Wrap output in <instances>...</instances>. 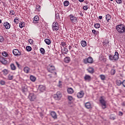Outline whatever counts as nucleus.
Masks as SVG:
<instances>
[{
	"mask_svg": "<svg viewBox=\"0 0 125 125\" xmlns=\"http://www.w3.org/2000/svg\"><path fill=\"white\" fill-rule=\"evenodd\" d=\"M116 28L119 34H124V33H125V26L123 24L117 25Z\"/></svg>",
	"mask_w": 125,
	"mask_h": 125,
	"instance_id": "1",
	"label": "nucleus"
},
{
	"mask_svg": "<svg viewBox=\"0 0 125 125\" xmlns=\"http://www.w3.org/2000/svg\"><path fill=\"white\" fill-rule=\"evenodd\" d=\"M100 102L101 104L102 107L103 109H106L107 108V105L106 104V103H107V101H105L104 99L102 97H101V99H100Z\"/></svg>",
	"mask_w": 125,
	"mask_h": 125,
	"instance_id": "2",
	"label": "nucleus"
},
{
	"mask_svg": "<svg viewBox=\"0 0 125 125\" xmlns=\"http://www.w3.org/2000/svg\"><path fill=\"white\" fill-rule=\"evenodd\" d=\"M69 17L70 18L71 23H73V24H76V23L78 22V18L75 17L72 14H70V15H69Z\"/></svg>",
	"mask_w": 125,
	"mask_h": 125,
	"instance_id": "3",
	"label": "nucleus"
},
{
	"mask_svg": "<svg viewBox=\"0 0 125 125\" xmlns=\"http://www.w3.org/2000/svg\"><path fill=\"white\" fill-rule=\"evenodd\" d=\"M83 62L84 64H87L88 63L91 64L93 63V59H92L91 57H89L87 59H84Z\"/></svg>",
	"mask_w": 125,
	"mask_h": 125,
	"instance_id": "4",
	"label": "nucleus"
},
{
	"mask_svg": "<svg viewBox=\"0 0 125 125\" xmlns=\"http://www.w3.org/2000/svg\"><path fill=\"white\" fill-rule=\"evenodd\" d=\"M52 29L53 31H57L59 30V25L57 22H54L52 25Z\"/></svg>",
	"mask_w": 125,
	"mask_h": 125,
	"instance_id": "5",
	"label": "nucleus"
},
{
	"mask_svg": "<svg viewBox=\"0 0 125 125\" xmlns=\"http://www.w3.org/2000/svg\"><path fill=\"white\" fill-rule=\"evenodd\" d=\"M62 97V94L60 92H57L56 94L54 95V98L56 100H60Z\"/></svg>",
	"mask_w": 125,
	"mask_h": 125,
	"instance_id": "6",
	"label": "nucleus"
},
{
	"mask_svg": "<svg viewBox=\"0 0 125 125\" xmlns=\"http://www.w3.org/2000/svg\"><path fill=\"white\" fill-rule=\"evenodd\" d=\"M13 53L15 55V56H20L21 55V52L19 51V49H14L13 50Z\"/></svg>",
	"mask_w": 125,
	"mask_h": 125,
	"instance_id": "7",
	"label": "nucleus"
},
{
	"mask_svg": "<svg viewBox=\"0 0 125 125\" xmlns=\"http://www.w3.org/2000/svg\"><path fill=\"white\" fill-rule=\"evenodd\" d=\"M28 98L30 101H34L37 98V97L34 93H30L28 96Z\"/></svg>",
	"mask_w": 125,
	"mask_h": 125,
	"instance_id": "8",
	"label": "nucleus"
},
{
	"mask_svg": "<svg viewBox=\"0 0 125 125\" xmlns=\"http://www.w3.org/2000/svg\"><path fill=\"white\" fill-rule=\"evenodd\" d=\"M47 70L50 72V73H52L53 71H55V67H54V66L49 65L47 67Z\"/></svg>",
	"mask_w": 125,
	"mask_h": 125,
	"instance_id": "9",
	"label": "nucleus"
},
{
	"mask_svg": "<svg viewBox=\"0 0 125 125\" xmlns=\"http://www.w3.org/2000/svg\"><path fill=\"white\" fill-rule=\"evenodd\" d=\"M0 62L4 65L7 64V61L5 60V59L2 57H0Z\"/></svg>",
	"mask_w": 125,
	"mask_h": 125,
	"instance_id": "10",
	"label": "nucleus"
},
{
	"mask_svg": "<svg viewBox=\"0 0 125 125\" xmlns=\"http://www.w3.org/2000/svg\"><path fill=\"white\" fill-rule=\"evenodd\" d=\"M39 89L41 92H43V91H45V86L43 85H40L39 86Z\"/></svg>",
	"mask_w": 125,
	"mask_h": 125,
	"instance_id": "11",
	"label": "nucleus"
},
{
	"mask_svg": "<svg viewBox=\"0 0 125 125\" xmlns=\"http://www.w3.org/2000/svg\"><path fill=\"white\" fill-rule=\"evenodd\" d=\"M83 95H84V93H83V91H81L77 94V97L78 98H82V97H83Z\"/></svg>",
	"mask_w": 125,
	"mask_h": 125,
	"instance_id": "12",
	"label": "nucleus"
},
{
	"mask_svg": "<svg viewBox=\"0 0 125 125\" xmlns=\"http://www.w3.org/2000/svg\"><path fill=\"white\" fill-rule=\"evenodd\" d=\"M50 115L51 117L53 118V119H54L55 120H56V119H57V115L56 114V113L55 112H51Z\"/></svg>",
	"mask_w": 125,
	"mask_h": 125,
	"instance_id": "13",
	"label": "nucleus"
},
{
	"mask_svg": "<svg viewBox=\"0 0 125 125\" xmlns=\"http://www.w3.org/2000/svg\"><path fill=\"white\" fill-rule=\"evenodd\" d=\"M84 80L87 81V82H90L91 81V77L88 75H85L84 77Z\"/></svg>",
	"mask_w": 125,
	"mask_h": 125,
	"instance_id": "14",
	"label": "nucleus"
},
{
	"mask_svg": "<svg viewBox=\"0 0 125 125\" xmlns=\"http://www.w3.org/2000/svg\"><path fill=\"white\" fill-rule=\"evenodd\" d=\"M114 61H117L119 59V53L118 52H115V55L113 56Z\"/></svg>",
	"mask_w": 125,
	"mask_h": 125,
	"instance_id": "15",
	"label": "nucleus"
},
{
	"mask_svg": "<svg viewBox=\"0 0 125 125\" xmlns=\"http://www.w3.org/2000/svg\"><path fill=\"white\" fill-rule=\"evenodd\" d=\"M3 25L4 27H5L6 29H7V30L10 29V23L8 22H4Z\"/></svg>",
	"mask_w": 125,
	"mask_h": 125,
	"instance_id": "16",
	"label": "nucleus"
},
{
	"mask_svg": "<svg viewBox=\"0 0 125 125\" xmlns=\"http://www.w3.org/2000/svg\"><path fill=\"white\" fill-rule=\"evenodd\" d=\"M39 20H40V18H39V16H35L34 18L33 23H34V24L38 23V21H39Z\"/></svg>",
	"mask_w": 125,
	"mask_h": 125,
	"instance_id": "17",
	"label": "nucleus"
},
{
	"mask_svg": "<svg viewBox=\"0 0 125 125\" xmlns=\"http://www.w3.org/2000/svg\"><path fill=\"white\" fill-rule=\"evenodd\" d=\"M68 49L66 48L65 47L63 48V49L62 48V54H67L68 53Z\"/></svg>",
	"mask_w": 125,
	"mask_h": 125,
	"instance_id": "18",
	"label": "nucleus"
},
{
	"mask_svg": "<svg viewBox=\"0 0 125 125\" xmlns=\"http://www.w3.org/2000/svg\"><path fill=\"white\" fill-rule=\"evenodd\" d=\"M87 71L90 74H93L94 73V69L93 67H89Z\"/></svg>",
	"mask_w": 125,
	"mask_h": 125,
	"instance_id": "19",
	"label": "nucleus"
},
{
	"mask_svg": "<svg viewBox=\"0 0 125 125\" xmlns=\"http://www.w3.org/2000/svg\"><path fill=\"white\" fill-rule=\"evenodd\" d=\"M85 107L87 109H90L91 108V104H90V103L87 102L85 104Z\"/></svg>",
	"mask_w": 125,
	"mask_h": 125,
	"instance_id": "20",
	"label": "nucleus"
},
{
	"mask_svg": "<svg viewBox=\"0 0 125 125\" xmlns=\"http://www.w3.org/2000/svg\"><path fill=\"white\" fill-rule=\"evenodd\" d=\"M70 61L71 59H70V57H66L64 59L65 63H69V62H70Z\"/></svg>",
	"mask_w": 125,
	"mask_h": 125,
	"instance_id": "21",
	"label": "nucleus"
},
{
	"mask_svg": "<svg viewBox=\"0 0 125 125\" xmlns=\"http://www.w3.org/2000/svg\"><path fill=\"white\" fill-rule=\"evenodd\" d=\"M23 71L24 72H25V73H26V74H28V73L30 72V68L27 66H26L24 68Z\"/></svg>",
	"mask_w": 125,
	"mask_h": 125,
	"instance_id": "22",
	"label": "nucleus"
},
{
	"mask_svg": "<svg viewBox=\"0 0 125 125\" xmlns=\"http://www.w3.org/2000/svg\"><path fill=\"white\" fill-rule=\"evenodd\" d=\"M2 72H3L4 76H6L8 74V73L9 71H8V70H7L6 69H4V70H3L2 71Z\"/></svg>",
	"mask_w": 125,
	"mask_h": 125,
	"instance_id": "23",
	"label": "nucleus"
},
{
	"mask_svg": "<svg viewBox=\"0 0 125 125\" xmlns=\"http://www.w3.org/2000/svg\"><path fill=\"white\" fill-rule=\"evenodd\" d=\"M67 92L69 94H72V93H74V90H73V88H68L67 89Z\"/></svg>",
	"mask_w": 125,
	"mask_h": 125,
	"instance_id": "24",
	"label": "nucleus"
},
{
	"mask_svg": "<svg viewBox=\"0 0 125 125\" xmlns=\"http://www.w3.org/2000/svg\"><path fill=\"white\" fill-rule=\"evenodd\" d=\"M10 67L11 70H12V71H15V70H16V66H15V65H14V63H11L10 64Z\"/></svg>",
	"mask_w": 125,
	"mask_h": 125,
	"instance_id": "25",
	"label": "nucleus"
},
{
	"mask_svg": "<svg viewBox=\"0 0 125 125\" xmlns=\"http://www.w3.org/2000/svg\"><path fill=\"white\" fill-rule=\"evenodd\" d=\"M44 42L46 44H48V45H49V44L51 43V41L48 39H45Z\"/></svg>",
	"mask_w": 125,
	"mask_h": 125,
	"instance_id": "26",
	"label": "nucleus"
},
{
	"mask_svg": "<svg viewBox=\"0 0 125 125\" xmlns=\"http://www.w3.org/2000/svg\"><path fill=\"white\" fill-rule=\"evenodd\" d=\"M105 18L107 22H110V20H111V16H110L109 14H107L106 15Z\"/></svg>",
	"mask_w": 125,
	"mask_h": 125,
	"instance_id": "27",
	"label": "nucleus"
},
{
	"mask_svg": "<svg viewBox=\"0 0 125 125\" xmlns=\"http://www.w3.org/2000/svg\"><path fill=\"white\" fill-rule=\"evenodd\" d=\"M30 79L32 82H36V80H37V78L35 77V76L31 75L30 77Z\"/></svg>",
	"mask_w": 125,
	"mask_h": 125,
	"instance_id": "28",
	"label": "nucleus"
},
{
	"mask_svg": "<svg viewBox=\"0 0 125 125\" xmlns=\"http://www.w3.org/2000/svg\"><path fill=\"white\" fill-rule=\"evenodd\" d=\"M100 77L102 81H105V80H106V76L103 74L100 75Z\"/></svg>",
	"mask_w": 125,
	"mask_h": 125,
	"instance_id": "29",
	"label": "nucleus"
},
{
	"mask_svg": "<svg viewBox=\"0 0 125 125\" xmlns=\"http://www.w3.org/2000/svg\"><path fill=\"white\" fill-rule=\"evenodd\" d=\"M13 78H14V76L11 74H9L8 76V79L9 80V81L13 80Z\"/></svg>",
	"mask_w": 125,
	"mask_h": 125,
	"instance_id": "30",
	"label": "nucleus"
},
{
	"mask_svg": "<svg viewBox=\"0 0 125 125\" xmlns=\"http://www.w3.org/2000/svg\"><path fill=\"white\" fill-rule=\"evenodd\" d=\"M81 44L83 47H85L86 46V42L85 41H82L81 42Z\"/></svg>",
	"mask_w": 125,
	"mask_h": 125,
	"instance_id": "31",
	"label": "nucleus"
},
{
	"mask_svg": "<svg viewBox=\"0 0 125 125\" xmlns=\"http://www.w3.org/2000/svg\"><path fill=\"white\" fill-rule=\"evenodd\" d=\"M94 27L96 29H99V28H100V24L98 23H95L94 25Z\"/></svg>",
	"mask_w": 125,
	"mask_h": 125,
	"instance_id": "32",
	"label": "nucleus"
},
{
	"mask_svg": "<svg viewBox=\"0 0 125 125\" xmlns=\"http://www.w3.org/2000/svg\"><path fill=\"white\" fill-rule=\"evenodd\" d=\"M122 83H123V82H122V81L120 80H118L116 81V84L117 85H121V84H122Z\"/></svg>",
	"mask_w": 125,
	"mask_h": 125,
	"instance_id": "33",
	"label": "nucleus"
},
{
	"mask_svg": "<svg viewBox=\"0 0 125 125\" xmlns=\"http://www.w3.org/2000/svg\"><path fill=\"white\" fill-rule=\"evenodd\" d=\"M22 91L23 93H25V92H27L28 91V89L27 88V87H24L22 89Z\"/></svg>",
	"mask_w": 125,
	"mask_h": 125,
	"instance_id": "34",
	"label": "nucleus"
},
{
	"mask_svg": "<svg viewBox=\"0 0 125 125\" xmlns=\"http://www.w3.org/2000/svg\"><path fill=\"white\" fill-rule=\"evenodd\" d=\"M55 18L58 20H60V16H59V14L57 13L55 14Z\"/></svg>",
	"mask_w": 125,
	"mask_h": 125,
	"instance_id": "35",
	"label": "nucleus"
},
{
	"mask_svg": "<svg viewBox=\"0 0 125 125\" xmlns=\"http://www.w3.org/2000/svg\"><path fill=\"white\" fill-rule=\"evenodd\" d=\"M69 2L68 0H65L63 2V4L64 6H68L69 5Z\"/></svg>",
	"mask_w": 125,
	"mask_h": 125,
	"instance_id": "36",
	"label": "nucleus"
},
{
	"mask_svg": "<svg viewBox=\"0 0 125 125\" xmlns=\"http://www.w3.org/2000/svg\"><path fill=\"white\" fill-rule=\"evenodd\" d=\"M18 21H19V18H15L14 20V23H15V24H18V23H19Z\"/></svg>",
	"mask_w": 125,
	"mask_h": 125,
	"instance_id": "37",
	"label": "nucleus"
},
{
	"mask_svg": "<svg viewBox=\"0 0 125 125\" xmlns=\"http://www.w3.org/2000/svg\"><path fill=\"white\" fill-rule=\"evenodd\" d=\"M108 43H109V42L104 41L103 43L104 47H106V46H107V44H108Z\"/></svg>",
	"mask_w": 125,
	"mask_h": 125,
	"instance_id": "38",
	"label": "nucleus"
},
{
	"mask_svg": "<svg viewBox=\"0 0 125 125\" xmlns=\"http://www.w3.org/2000/svg\"><path fill=\"white\" fill-rule=\"evenodd\" d=\"M2 54L3 56H4V57H7V56H8V54L5 51L3 52L2 53Z\"/></svg>",
	"mask_w": 125,
	"mask_h": 125,
	"instance_id": "39",
	"label": "nucleus"
},
{
	"mask_svg": "<svg viewBox=\"0 0 125 125\" xmlns=\"http://www.w3.org/2000/svg\"><path fill=\"white\" fill-rule=\"evenodd\" d=\"M40 51L42 53V54H44L45 51L44 50V49H43V48H40Z\"/></svg>",
	"mask_w": 125,
	"mask_h": 125,
	"instance_id": "40",
	"label": "nucleus"
},
{
	"mask_svg": "<svg viewBox=\"0 0 125 125\" xmlns=\"http://www.w3.org/2000/svg\"><path fill=\"white\" fill-rule=\"evenodd\" d=\"M26 50H27L28 51H31V50H32V47L30 46H27Z\"/></svg>",
	"mask_w": 125,
	"mask_h": 125,
	"instance_id": "41",
	"label": "nucleus"
},
{
	"mask_svg": "<svg viewBox=\"0 0 125 125\" xmlns=\"http://www.w3.org/2000/svg\"><path fill=\"white\" fill-rule=\"evenodd\" d=\"M116 73V70L115 69H111V75H114Z\"/></svg>",
	"mask_w": 125,
	"mask_h": 125,
	"instance_id": "42",
	"label": "nucleus"
},
{
	"mask_svg": "<svg viewBox=\"0 0 125 125\" xmlns=\"http://www.w3.org/2000/svg\"><path fill=\"white\" fill-rule=\"evenodd\" d=\"M0 84H1V85H4V84H5V81L3 80H1L0 81Z\"/></svg>",
	"mask_w": 125,
	"mask_h": 125,
	"instance_id": "43",
	"label": "nucleus"
},
{
	"mask_svg": "<svg viewBox=\"0 0 125 125\" xmlns=\"http://www.w3.org/2000/svg\"><path fill=\"white\" fill-rule=\"evenodd\" d=\"M4 40L3 36H0V42H3Z\"/></svg>",
	"mask_w": 125,
	"mask_h": 125,
	"instance_id": "44",
	"label": "nucleus"
},
{
	"mask_svg": "<svg viewBox=\"0 0 125 125\" xmlns=\"http://www.w3.org/2000/svg\"><path fill=\"white\" fill-rule=\"evenodd\" d=\"M109 60H111V61H113L114 60V56L113 55H110L109 56Z\"/></svg>",
	"mask_w": 125,
	"mask_h": 125,
	"instance_id": "45",
	"label": "nucleus"
},
{
	"mask_svg": "<svg viewBox=\"0 0 125 125\" xmlns=\"http://www.w3.org/2000/svg\"><path fill=\"white\" fill-rule=\"evenodd\" d=\"M68 99L69 101H72V100H73V97H72V96H68Z\"/></svg>",
	"mask_w": 125,
	"mask_h": 125,
	"instance_id": "46",
	"label": "nucleus"
},
{
	"mask_svg": "<svg viewBox=\"0 0 125 125\" xmlns=\"http://www.w3.org/2000/svg\"><path fill=\"white\" fill-rule=\"evenodd\" d=\"M116 2L118 4L122 3V2H123V0H116Z\"/></svg>",
	"mask_w": 125,
	"mask_h": 125,
	"instance_id": "47",
	"label": "nucleus"
},
{
	"mask_svg": "<svg viewBox=\"0 0 125 125\" xmlns=\"http://www.w3.org/2000/svg\"><path fill=\"white\" fill-rule=\"evenodd\" d=\"M28 42L30 44H33V43H34V41L32 39H29Z\"/></svg>",
	"mask_w": 125,
	"mask_h": 125,
	"instance_id": "48",
	"label": "nucleus"
},
{
	"mask_svg": "<svg viewBox=\"0 0 125 125\" xmlns=\"http://www.w3.org/2000/svg\"><path fill=\"white\" fill-rule=\"evenodd\" d=\"M36 9L38 11H40V9H41V6L40 5H38L36 6Z\"/></svg>",
	"mask_w": 125,
	"mask_h": 125,
	"instance_id": "49",
	"label": "nucleus"
},
{
	"mask_svg": "<svg viewBox=\"0 0 125 125\" xmlns=\"http://www.w3.org/2000/svg\"><path fill=\"white\" fill-rule=\"evenodd\" d=\"M15 13L14 12V11H13V10L10 11V15H14Z\"/></svg>",
	"mask_w": 125,
	"mask_h": 125,
	"instance_id": "50",
	"label": "nucleus"
},
{
	"mask_svg": "<svg viewBox=\"0 0 125 125\" xmlns=\"http://www.w3.org/2000/svg\"><path fill=\"white\" fill-rule=\"evenodd\" d=\"M61 45L64 47L65 46V45H66V42H61Z\"/></svg>",
	"mask_w": 125,
	"mask_h": 125,
	"instance_id": "51",
	"label": "nucleus"
},
{
	"mask_svg": "<svg viewBox=\"0 0 125 125\" xmlns=\"http://www.w3.org/2000/svg\"><path fill=\"white\" fill-rule=\"evenodd\" d=\"M83 9H84V10H87V9H88V8L87 7V5L84 6L83 7Z\"/></svg>",
	"mask_w": 125,
	"mask_h": 125,
	"instance_id": "52",
	"label": "nucleus"
},
{
	"mask_svg": "<svg viewBox=\"0 0 125 125\" xmlns=\"http://www.w3.org/2000/svg\"><path fill=\"white\" fill-rule=\"evenodd\" d=\"M93 34H94V35H97V31H96V30H93L92 31Z\"/></svg>",
	"mask_w": 125,
	"mask_h": 125,
	"instance_id": "53",
	"label": "nucleus"
},
{
	"mask_svg": "<svg viewBox=\"0 0 125 125\" xmlns=\"http://www.w3.org/2000/svg\"><path fill=\"white\" fill-rule=\"evenodd\" d=\"M19 26L20 28H23V27H24V25H23V23L22 22L20 23Z\"/></svg>",
	"mask_w": 125,
	"mask_h": 125,
	"instance_id": "54",
	"label": "nucleus"
},
{
	"mask_svg": "<svg viewBox=\"0 0 125 125\" xmlns=\"http://www.w3.org/2000/svg\"><path fill=\"white\" fill-rule=\"evenodd\" d=\"M61 81L59 82V85L58 86H59V87H61V86H62V84H61Z\"/></svg>",
	"mask_w": 125,
	"mask_h": 125,
	"instance_id": "55",
	"label": "nucleus"
},
{
	"mask_svg": "<svg viewBox=\"0 0 125 125\" xmlns=\"http://www.w3.org/2000/svg\"><path fill=\"white\" fill-rule=\"evenodd\" d=\"M122 84H123V86H124V87H125V80L123 81V82H122Z\"/></svg>",
	"mask_w": 125,
	"mask_h": 125,
	"instance_id": "56",
	"label": "nucleus"
},
{
	"mask_svg": "<svg viewBox=\"0 0 125 125\" xmlns=\"http://www.w3.org/2000/svg\"><path fill=\"white\" fill-rule=\"evenodd\" d=\"M119 116H123V112L122 111H119Z\"/></svg>",
	"mask_w": 125,
	"mask_h": 125,
	"instance_id": "57",
	"label": "nucleus"
},
{
	"mask_svg": "<svg viewBox=\"0 0 125 125\" xmlns=\"http://www.w3.org/2000/svg\"><path fill=\"white\" fill-rule=\"evenodd\" d=\"M102 16H100L99 17V19H100V20H101L102 19Z\"/></svg>",
	"mask_w": 125,
	"mask_h": 125,
	"instance_id": "58",
	"label": "nucleus"
},
{
	"mask_svg": "<svg viewBox=\"0 0 125 125\" xmlns=\"http://www.w3.org/2000/svg\"><path fill=\"white\" fill-rule=\"evenodd\" d=\"M18 67H19L20 65H19V63H18V62H16Z\"/></svg>",
	"mask_w": 125,
	"mask_h": 125,
	"instance_id": "59",
	"label": "nucleus"
},
{
	"mask_svg": "<svg viewBox=\"0 0 125 125\" xmlns=\"http://www.w3.org/2000/svg\"><path fill=\"white\" fill-rule=\"evenodd\" d=\"M71 48H72V47L71 46V45H69L68 46V49H71Z\"/></svg>",
	"mask_w": 125,
	"mask_h": 125,
	"instance_id": "60",
	"label": "nucleus"
},
{
	"mask_svg": "<svg viewBox=\"0 0 125 125\" xmlns=\"http://www.w3.org/2000/svg\"><path fill=\"white\" fill-rule=\"evenodd\" d=\"M84 0H79L80 2H83Z\"/></svg>",
	"mask_w": 125,
	"mask_h": 125,
	"instance_id": "61",
	"label": "nucleus"
},
{
	"mask_svg": "<svg viewBox=\"0 0 125 125\" xmlns=\"http://www.w3.org/2000/svg\"><path fill=\"white\" fill-rule=\"evenodd\" d=\"M49 77H50V78H52V76H51V75H48Z\"/></svg>",
	"mask_w": 125,
	"mask_h": 125,
	"instance_id": "62",
	"label": "nucleus"
},
{
	"mask_svg": "<svg viewBox=\"0 0 125 125\" xmlns=\"http://www.w3.org/2000/svg\"><path fill=\"white\" fill-rule=\"evenodd\" d=\"M54 75H55V76H56V75H57V73L56 72H55V73H54Z\"/></svg>",
	"mask_w": 125,
	"mask_h": 125,
	"instance_id": "63",
	"label": "nucleus"
},
{
	"mask_svg": "<svg viewBox=\"0 0 125 125\" xmlns=\"http://www.w3.org/2000/svg\"><path fill=\"white\" fill-rule=\"evenodd\" d=\"M40 116L42 117V114L41 113Z\"/></svg>",
	"mask_w": 125,
	"mask_h": 125,
	"instance_id": "64",
	"label": "nucleus"
}]
</instances>
